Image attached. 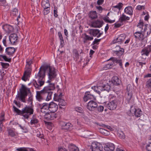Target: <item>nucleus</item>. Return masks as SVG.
<instances>
[{
    "label": "nucleus",
    "instance_id": "obj_24",
    "mask_svg": "<svg viewBox=\"0 0 151 151\" xmlns=\"http://www.w3.org/2000/svg\"><path fill=\"white\" fill-rule=\"evenodd\" d=\"M121 81V80L119 79L117 76H115L113 77L112 82L114 85L116 86L119 85Z\"/></svg>",
    "mask_w": 151,
    "mask_h": 151
},
{
    "label": "nucleus",
    "instance_id": "obj_61",
    "mask_svg": "<svg viewBox=\"0 0 151 151\" xmlns=\"http://www.w3.org/2000/svg\"><path fill=\"white\" fill-rule=\"evenodd\" d=\"M104 0H98L97 1V4L99 5H101L104 2Z\"/></svg>",
    "mask_w": 151,
    "mask_h": 151
},
{
    "label": "nucleus",
    "instance_id": "obj_45",
    "mask_svg": "<svg viewBox=\"0 0 151 151\" xmlns=\"http://www.w3.org/2000/svg\"><path fill=\"white\" fill-rule=\"evenodd\" d=\"M49 8H50L47 7H46V8H43V11L44 15H47L50 12V11L49 10V9H49Z\"/></svg>",
    "mask_w": 151,
    "mask_h": 151
},
{
    "label": "nucleus",
    "instance_id": "obj_40",
    "mask_svg": "<svg viewBox=\"0 0 151 151\" xmlns=\"http://www.w3.org/2000/svg\"><path fill=\"white\" fill-rule=\"evenodd\" d=\"M103 20L106 22L111 23L114 22V20H111L109 19V17H104L103 18Z\"/></svg>",
    "mask_w": 151,
    "mask_h": 151
},
{
    "label": "nucleus",
    "instance_id": "obj_12",
    "mask_svg": "<svg viewBox=\"0 0 151 151\" xmlns=\"http://www.w3.org/2000/svg\"><path fill=\"white\" fill-rule=\"evenodd\" d=\"M49 111L50 113H53L56 111L58 109V105L55 103L52 102L48 104Z\"/></svg>",
    "mask_w": 151,
    "mask_h": 151
},
{
    "label": "nucleus",
    "instance_id": "obj_64",
    "mask_svg": "<svg viewBox=\"0 0 151 151\" xmlns=\"http://www.w3.org/2000/svg\"><path fill=\"white\" fill-rule=\"evenodd\" d=\"M58 151H67V150L65 148L60 147L58 148Z\"/></svg>",
    "mask_w": 151,
    "mask_h": 151
},
{
    "label": "nucleus",
    "instance_id": "obj_7",
    "mask_svg": "<svg viewBox=\"0 0 151 151\" xmlns=\"http://www.w3.org/2000/svg\"><path fill=\"white\" fill-rule=\"evenodd\" d=\"M90 149L91 151H103L102 148L101 147L99 144L95 142H93L90 146Z\"/></svg>",
    "mask_w": 151,
    "mask_h": 151
},
{
    "label": "nucleus",
    "instance_id": "obj_29",
    "mask_svg": "<svg viewBox=\"0 0 151 151\" xmlns=\"http://www.w3.org/2000/svg\"><path fill=\"white\" fill-rule=\"evenodd\" d=\"M11 14V15H13L14 16H17V21L18 22L19 18H20V15L18 13L17 9L16 8H14Z\"/></svg>",
    "mask_w": 151,
    "mask_h": 151
},
{
    "label": "nucleus",
    "instance_id": "obj_18",
    "mask_svg": "<svg viewBox=\"0 0 151 151\" xmlns=\"http://www.w3.org/2000/svg\"><path fill=\"white\" fill-rule=\"evenodd\" d=\"M151 32V27L147 24L145 25L143 32L145 36H146L147 37L150 34Z\"/></svg>",
    "mask_w": 151,
    "mask_h": 151
},
{
    "label": "nucleus",
    "instance_id": "obj_43",
    "mask_svg": "<svg viewBox=\"0 0 151 151\" xmlns=\"http://www.w3.org/2000/svg\"><path fill=\"white\" fill-rule=\"evenodd\" d=\"M141 53L142 55H145L146 56H148L149 54V53L148 52V51L145 48L143 49L142 50Z\"/></svg>",
    "mask_w": 151,
    "mask_h": 151
},
{
    "label": "nucleus",
    "instance_id": "obj_63",
    "mask_svg": "<svg viewBox=\"0 0 151 151\" xmlns=\"http://www.w3.org/2000/svg\"><path fill=\"white\" fill-rule=\"evenodd\" d=\"M58 35L60 40H63L62 35L60 32H58Z\"/></svg>",
    "mask_w": 151,
    "mask_h": 151
},
{
    "label": "nucleus",
    "instance_id": "obj_60",
    "mask_svg": "<svg viewBox=\"0 0 151 151\" xmlns=\"http://www.w3.org/2000/svg\"><path fill=\"white\" fill-rule=\"evenodd\" d=\"M146 50L148 51V53L151 52V45H148V46L146 48H145Z\"/></svg>",
    "mask_w": 151,
    "mask_h": 151
},
{
    "label": "nucleus",
    "instance_id": "obj_38",
    "mask_svg": "<svg viewBox=\"0 0 151 151\" xmlns=\"http://www.w3.org/2000/svg\"><path fill=\"white\" fill-rule=\"evenodd\" d=\"M127 92L132 93L133 90V86L131 84H128L127 86Z\"/></svg>",
    "mask_w": 151,
    "mask_h": 151
},
{
    "label": "nucleus",
    "instance_id": "obj_37",
    "mask_svg": "<svg viewBox=\"0 0 151 151\" xmlns=\"http://www.w3.org/2000/svg\"><path fill=\"white\" fill-rule=\"evenodd\" d=\"M102 91H108L110 89L111 87L108 84H106L103 86H102Z\"/></svg>",
    "mask_w": 151,
    "mask_h": 151
},
{
    "label": "nucleus",
    "instance_id": "obj_48",
    "mask_svg": "<svg viewBox=\"0 0 151 151\" xmlns=\"http://www.w3.org/2000/svg\"><path fill=\"white\" fill-rule=\"evenodd\" d=\"M110 60H112L114 62V63L115 62L117 63H119V61H120L121 60H118L116 58H111Z\"/></svg>",
    "mask_w": 151,
    "mask_h": 151
},
{
    "label": "nucleus",
    "instance_id": "obj_46",
    "mask_svg": "<svg viewBox=\"0 0 151 151\" xmlns=\"http://www.w3.org/2000/svg\"><path fill=\"white\" fill-rule=\"evenodd\" d=\"M1 65L3 68H6L9 66V64L8 63H4L3 62L1 63Z\"/></svg>",
    "mask_w": 151,
    "mask_h": 151
},
{
    "label": "nucleus",
    "instance_id": "obj_54",
    "mask_svg": "<svg viewBox=\"0 0 151 151\" xmlns=\"http://www.w3.org/2000/svg\"><path fill=\"white\" fill-rule=\"evenodd\" d=\"M32 101L33 98L32 96H30L28 100V103H29L30 104L32 105Z\"/></svg>",
    "mask_w": 151,
    "mask_h": 151
},
{
    "label": "nucleus",
    "instance_id": "obj_15",
    "mask_svg": "<svg viewBox=\"0 0 151 151\" xmlns=\"http://www.w3.org/2000/svg\"><path fill=\"white\" fill-rule=\"evenodd\" d=\"M31 70L30 68H29L25 70L24 72V73L23 76L22 77V79L24 81H26L28 78L29 77L31 73Z\"/></svg>",
    "mask_w": 151,
    "mask_h": 151
},
{
    "label": "nucleus",
    "instance_id": "obj_44",
    "mask_svg": "<svg viewBox=\"0 0 151 151\" xmlns=\"http://www.w3.org/2000/svg\"><path fill=\"white\" fill-rule=\"evenodd\" d=\"M73 53L75 55V56L77 58H79V54L78 52L76 49H74L73 50Z\"/></svg>",
    "mask_w": 151,
    "mask_h": 151
},
{
    "label": "nucleus",
    "instance_id": "obj_53",
    "mask_svg": "<svg viewBox=\"0 0 151 151\" xmlns=\"http://www.w3.org/2000/svg\"><path fill=\"white\" fill-rule=\"evenodd\" d=\"M146 86L148 87H151V78L147 82Z\"/></svg>",
    "mask_w": 151,
    "mask_h": 151
},
{
    "label": "nucleus",
    "instance_id": "obj_47",
    "mask_svg": "<svg viewBox=\"0 0 151 151\" xmlns=\"http://www.w3.org/2000/svg\"><path fill=\"white\" fill-rule=\"evenodd\" d=\"M100 132L101 133L104 135H107V133L108 132L107 130H106L104 129L101 128L100 129Z\"/></svg>",
    "mask_w": 151,
    "mask_h": 151
},
{
    "label": "nucleus",
    "instance_id": "obj_9",
    "mask_svg": "<svg viewBox=\"0 0 151 151\" xmlns=\"http://www.w3.org/2000/svg\"><path fill=\"white\" fill-rule=\"evenodd\" d=\"M97 104L96 102L91 100L88 103L87 107L88 109L90 111H93L97 107Z\"/></svg>",
    "mask_w": 151,
    "mask_h": 151
},
{
    "label": "nucleus",
    "instance_id": "obj_33",
    "mask_svg": "<svg viewBox=\"0 0 151 151\" xmlns=\"http://www.w3.org/2000/svg\"><path fill=\"white\" fill-rule=\"evenodd\" d=\"M102 86H94L92 87L91 88L93 89L95 92L99 94L100 93L101 91H102Z\"/></svg>",
    "mask_w": 151,
    "mask_h": 151
},
{
    "label": "nucleus",
    "instance_id": "obj_35",
    "mask_svg": "<svg viewBox=\"0 0 151 151\" xmlns=\"http://www.w3.org/2000/svg\"><path fill=\"white\" fill-rule=\"evenodd\" d=\"M38 122V120L35 118L34 116H33L30 121V123L31 125H35Z\"/></svg>",
    "mask_w": 151,
    "mask_h": 151
},
{
    "label": "nucleus",
    "instance_id": "obj_20",
    "mask_svg": "<svg viewBox=\"0 0 151 151\" xmlns=\"http://www.w3.org/2000/svg\"><path fill=\"white\" fill-rule=\"evenodd\" d=\"M125 35L123 34H121L119 36L116 40H114L113 42L114 43L116 42L122 43L123 42L125 39Z\"/></svg>",
    "mask_w": 151,
    "mask_h": 151
},
{
    "label": "nucleus",
    "instance_id": "obj_25",
    "mask_svg": "<svg viewBox=\"0 0 151 151\" xmlns=\"http://www.w3.org/2000/svg\"><path fill=\"white\" fill-rule=\"evenodd\" d=\"M15 50L14 48L9 47H7L6 49V52L9 55H12L14 52Z\"/></svg>",
    "mask_w": 151,
    "mask_h": 151
},
{
    "label": "nucleus",
    "instance_id": "obj_8",
    "mask_svg": "<svg viewBox=\"0 0 151 151\" xmlns=\"http://www.w3.org/2000/svg\"><path fill=\"white\" fill-rule=\"evenodd\" d=\"M56 94H54V99L55 101H58L59 102L58 105L59 106V109H62L63 111L65 110L64 108L61 107L60 106H64L66 105V102L63 99L60 98H58V97H56Z\"/></svg>",
    "mask_w": 151,
    "mask_h": 151
},
{
    "label": "nucleus",
    "instance_id": "obj_31",
    "mask_svg": "<svg viewBox=\"0 0 151 151\" xmlns=\"http://www.w3.org/2000/svg\"><path fill=\"white\" fill-rule=\"evenodd\" d=\"M129 19V18L128 17H127L125 14H123L120 17L119 20L120 22H122L126 20H128Z\"/></svg>",
    "mask_w": 151,
    "mask_h": 151
},
{
    "label": "nucleus",
    "instance_id": "obj_11",
    "mask_svg": "<svg viewBox=\"0 0 151 151\" xmlns=\"http://www.w3.org/2000/svg\"><path fill=\"white\" fill-rule=\"evenodd\" d=\"M107 108L110 110H114L117 107L115 100H110L107 104Z\"/></svg>",
    "mask_w": 151,
    "mask_h": 151
},
{
    "label": "nucleus",
    "instance_id": "obj_13",
    "mask_svg": "<svg viewBox=\"0 0 151 151\" xmlns=\"http://www.w3.org/2000/svg\"><path fill=\"white\" fill-rule=\"evenodd\" d=\"M114 149V145L111 143H107L104 146V150L105 151H113Z\"/></svg>",
    "mask_w": 151,
    "mask_h": 151
},
{
    "label": "nucleus",
    "instance_id": "obj_5",
    "mask_svg": "<svg viewBox=\"0 0 151 151\" xmlns=\"http://www.w3.org/2000/svg\"><path fill=\"white\" fill-rule=\"evenodd\" d=\"M131 114L134 115L137 117H140L142 114V111L141 109H137L135 106H132L130 109Z\"/></svg>",
    "mask_w": 151,
    "mask_h": 151
},
{
    "label": "nucleus",
    "instance_id": "obj_23",
    "mask_svg": "<svg viewBox=\"0 0 151 151\" xmlns=\"http://www.w3.org/2000/svg\"><path fill=\"white\" fill-rule=\"evenodd\" d=\"M124 12L126 14L132 15L133 14V9L132 7L131 6H128L125 8L124 10Z\"/></svg>",
    "mask_w": 151,
    "mask_h": 151
},
{
    "label": "nucleus",
    "instance_id": "obj_28",
    "mask_svg": "<svg viewBox=\"0 0 151 151\" xmlns=\"http://www.w3.org/2000/svg\"><path fill=\"white\" fill-rule=\"evenodd\" d=\"M143 24V22H140L138 23L137 28V31L143 32V31H142L144 26Z\"/></svg>",
    "mask_w": 151,
    "mask_h": 151
},
{
    "label": "nucleus",
    "instance_id": "obj_51",
    "mask_svg": "<svg viewBox=\"0 0 151 151\" xmlns=\"http://www.w3.org/2000/svg\"><path fill=\"white\" fill-rule=\"evenodd\" d=\"M57 13V8L55 7L54 9V14L55 17H57L58 16Z\"/></svg>",
    "mask_w": 151,
    "mask_h": 151
},
{
    "label": "nucleus",
    "instance_id": "obj_2",
    "mask_svg": "<svg viewBox=\"0 0 151 151\" xmlns=\"http://www.w3.org/2000/svg\"><path fill=\"white\" fill-rule=\"evenodd\" d=\"M13 108L14 111L18 115H21L26 119H28L29 116L33 114L34 112L32 106H26L22 110H19L14 106H13Z\"/></svg>",
    "mask_w": 151,
    "mask_h": 151
},
{
    "label": "nucleus",
    "instance_id": "obj_4",
    "mask_svg": "<svg viewBox=\"0 0 151 151\" xmlns=\"http://www.w3.org/2000/svg\"><path fill=\"white\" fill-rule=\"evenodd\" d=\"M134 35L136 39L140 40L142 43L147 41V36H145L143 32L137 31L134 33Z\"/></svg>",
    "mask_w": 151,
    "mask_h": 151
},
{
    "label": "nucleus",
    "instance_id": "obj_1",
    "mask_svg": "<svg viewBox=\"0 0 151 151\" xmlns=\"http://www.w3.org/2000/svg\"><path fill=\"white\" fill-rule=\"evenodd\" d=\"M46 73H47L49 78L47 82L49 83L47 86L45 87L42 90L37 91L36 98L39 101H41L44 99L47 101L50 100L53 94L51 91L55 88L54 84L50 82L51 80L55 77L56 74L54 69L48 65H43L40 68L39 72L35 75V78L37 79V82L35 81L33 83L34 86L36 88L40 89V87L44 83V82L42 80L45 76Z\"/></svg>",
    "mask_w": 151,
    "mask_h": 151
},
{
    "label": "nucleus",
    "instance_id": "obj_49",
    "mask_svg": "<svg viewBox=\"0 0 151 151\" xmlns=\"http://www.w3.org/2000/svg\"><path fill=\"white\" fill-rule=\"evenodd\" d=\"M146 149L148 151H151V142L146 146Z\"/></svg>",
    "mask_w": 151,
    "mask_h": 151
},
{
    "label": "nucleus",
    "instance_id": "obj_27",
    "mask_svg": "<svg viewBox=\"0 0 151 151\" xmlns=\"http://www.w3.org/2000/svg\"><path fill=\"white\" fill-rule=\"evenodd\" d=\"M84 35V36L83 37V42L84 43H87V41H91L93 39V37H90L85 33Z\"/></svg>",
    "mask_w": 151,
    "mask_h": 151
},
{
    "label": "nucleus",
    "instance_id": "obj_52",
    "mask_svg": "<svg viewBox=\"0 0 151 151\" xmlns=\"http://www.w3.org/2000/svg\"><path fill=\"white\" fill-rule=\"evenodd\" d=\"M101 40V39H94V41L93 42V44L94 45V44H98L99 43H98Z\"/></svg>",
    "mask_w": 151,
    "mask_h": 151
},
{
    "label": "nucleus",
    "instance_id": "obj_21",
    "mask_svg": "<svg viewBox=\"0 0 151 151\" xmlns=\"http://www.w3.org/2000/svg\"><path fill=\"white\" fill-rule=\"evenodd\" d=\"M60 124L62 126V129H68L72 127L71 123L68 122L66 123L64 122H61Z\"/></svg>",
    "mask_w": 151,
    "mask_h": 151
},
{
    "label": "nucleus",
    "instance_id": "obj_22",
    "mask_svg": "<svg viewBox=\"0 0 151 151\" xmlns=\"http://www.w3.org/2000/svg\"><path fill=\"white\" fill-rule=\"evenodd\" d=\"M46 116L47 117H45L46 118H47L50 120H53L57 117V114L55 112L50 113L48 112Z\"/></svg>",
    "mask_w": 151,
    "mask_h": 151
},
{
    "label": "nucleus",
    "instance_id": "obj_39",
    "mask_svg": "<svg viewBox=\"0 0 151 151\" xmlns=\"http://www.w3.org/2000/svg\"><path fill=\"white\" fill-rule=\"evenodd\" d=\"M118 136L121 139H124L125 138V135L124 133L122 131L118 132Z\"/></svg>",
    "mask_w": 151,
    "mask_h": 151
},
{
    "label": "nucleus",
    "instance_id": "obj_26",
    "mask_svg": "<svg viewBox=\"0 0 151 151\" xmlns=\"http://www.w3.org/2000/svg\"><path fill=\"white\" fill-rule=\"evenodd\" d=\"M41 5L43 8H50V7L49 0H42Z\"/></svg>",
    "mask_w": 151,
    "mask_h": 151
},
{
    "label": "nucleus",
    "instance_id": "obj_3",
    "mask_svg": "<svg viewBox=\"0 0 151 151\" xmlns=\"http://www.w3.org/2000/svg\"><path fill=\"white\" fill-rule=\"evenodd\" d=\"M19 92L18 93L16 98L23 102H25V98L27 95V91H30L29 88H26L24 85H22L21 88L19 89Z\"/></svg>",
    "mask_w": 151,
    "mask_h": 151
},
{
    "label": "nucleus",
    "instance_id": "obj_59",
    "mask_svg": "<svg viewBox=\"0 0 151 151\" xmlns=\"http://www.w3.org/2000/svg\"><path fill=\"white\" fill-rule=\"evenodd\" d=\"M109 98L110 100H111V99L115 100L116 98V96L112 94H110L109 96Z\"/></svg>",
    "mask_w": 151,
    "mask_h": 151
},
{
    "label": "nucleus",
    "instance_id": "obj_55",
    "mask_svg": "<svg viewBox=\"0 0 151 151\" xmlns=\"http://www.w3.org/2000/svg\"><path fill=\"white\" fill-rule=\"evenodd\" d=\"M104 107L102 106H100L98 107V110L99 112H102L104 110Z\"/></svg>",
    "mask_w": 151,
    "mask_h": 151
},
{
    "label": "nucleus",
    "instance_id": "obj_19",
    "mask_svg": "<svg viewBox=\"0 0 151 151\" xmlns=\"http://www.w3.org/2000/svg\"><path fill=\"white\" fill-rule=\"evenodd\" d=\"M103 22L99 20H97L93 22L91 24V26L94 27L99 28L102 25Z\"/></svg>",
    "mask_w": 151,
    "mask_h": 151
},
{
    "label": "nucleus",
    "instance_id": "obj_42",
    "mask_svg": "<svg viewBox=\"0 0 151 151\" xmlns=\"http://www.w3.org/2000/svg\"><path fill=\"white\" fill-rule=\"evenodd\" d=\"M0 57L3 58V59L6 61L10 62L11 60V59L8 58L6 55H0Z\"/></svg>",
    "mask_w": 151,
    "mask_h": 151
},
{
    "label": "nucleus",
    "instance_id": "obj_10",
    "mask_svg": "<svg viewBox=\"0 0 151 151\" xmlns=\"http://www.w3.org/2000/svg\"><path fill=\"white\" fill-rule=\"evenodd\" d=\"M89 33L94 37L96 36L97 37H100L103 34V32H100V31L98 29H90L89 31Z\"/></svg>",
    "mask_w": 151,
    "mask_h": 151
},
{
    "label": "nucleus",
    "instance_id": "obj_36",
    "mask_svg": "<svg viewBox=\"0 0 151 151\" xmlns=\"http://www.w3.org/2000/svg\"><path fill=\"white\" fill-rule=\"evenodd\" d=\"M123 6V4L122 3L120 2L118 3L116 5L113 6L112 7V9L116 8L118 9L119 10H120L122 8Z\"/></svg>",
    "mask_w": 151,
    "mask_h": 151
},
{
    "label": "nucleus",
    "instance_id": "obj_62",
    "mask_svg": "<svg viewBox=\"0 0 151 151\" xmlns=\"http://www.w3.org/2000/svg\"><path fill=\"white\" fill-rule=\"evenodd\" d=\"M83 137H87L89 136V134L87 131H84L83 133Z\"/></svg>",
    "mask_w": 151,
    "mask_h": 151
},
{
    "label": "nucleus",
    "instance_id": "obj_34",
    "mask_svg": "<svg viewBox=\"0 0 151 151\" xmlns=\"http://www.w3.org/2000/svg\"><path fill=\"white\" fill-rule=\"evenodd\" d=\"M89 16L91 19L97 18V16L96 12V11H91L89 13Z\"/></svg>",
    "mask_w": 151,
    "mask_h": 151
},
{
    "label": "nucleus",
    "instance_id": "obj_58",
    "mask_svg": "<svg viewBox=\"0 0 151 151\" xmlns=\"http://www.w3.org/2000/svg\"><path fill=\"white\" fill-rule=\"evenodd\" d=\"M111 64H107L105 65V66L104 67V69L105 70H107L109 68H111Z\"/></svg>",
    "mask_w": 151,
    "mask_h": 151
},
{
    "label": "nucleus",
    "instance_id": "obj_30",
    "mask_svg": "<svg viewBox=\"0 0 151 151\" xmlns=\"http://www.w3.org/2000/svg\"><path fill=\"white\" fill-rule=\"evenodd\" d=\"M68 147L70 151H79L78 147L73 144L70 145Z\"/></svg>",
    "mask_w": 151,
    "mask_h": 151
},
{
    "label": "nucleus",
    "instance_id": "obj_16",
    "mask_svg": "<svg viewBox=\"0 0 151 151\" xmlns=\"http://www.w3.org/2000/svg\"><path fill=\"white\" fill-rule=\"evenodd\" d=\"M118 48V49L114 50V53L116 54L118 56H121L123 54L124 50L123 49L121 48L119 45H117L116 48Z\"/></svg>",
    "mask_w": 151,
    "mask_h": 151
},
{
    "label": "nucleus",
    "instance_id": "obj_14",
    "mask_svg": "<svg viewBox=\"0 0 151 151\" xmlns=\"http://www.w3.org/2000/svg\"><path fill=\"white\" fill-rule=\"evenodd\" d=\"M89 99L95 100L96 98L93 95L90 94L89 91L86 92L83 97L84 101L85 102H86Z\"/></svg>",
    "mask_w": 151,
    "mask_h": 151
},
{
    "label": "nucleus",
    "instance_id": "obj_32",
    "mask_svg": "<svg viewBox=\"0 0 151 151\" xmlns=\"http://www.w3.org/2000/svg\"><path fill=\"white\" fill-rule=\"evenodd\" d=\"M8 132V135L11 137H14L16 136L14 131L12 129L8 128L7 129Z\"/></svg>",
    "mask_w": 151,
    "mask_h": 151
},
{
    "label": "nucleus",
    "instance_id": "obj_57",
    "mask_svg": "<svg viewBox=\"0 0 151 151\" xmlns=\"http://www.w3.org/2000/svg\"><path fill=\"white\" fill-rule=\"evenodd\" d=\"M17 151H28L26 148L24 147L17 148Z\"/></svg>",
    "mask_w": 151,
    "mask_h": 151
},
{
    "label": "nucleus",
    "instance_id": "obj_50",
    "mask_svg": "<svg viewBox=\"0 0 151 151\" xmlns=\"http://www.w3.org/2000/svg\"><path fill=\"white\" fill-rule=\"evenodd\" d=\"M37 136L39 138H42L44 137V135L42 134L40 132L38 131L37 132Z\"/></svg>",
    "mask_w": 151,
    "mask_h": 151
},
{
    "label": "nucleus",
    "instance_id": "obj_6",
    "mask_svg": "<svg viewBox=\"0 0 151 151\" xmlns=\"http://www.w3.org/2000/svg\"><path fill=\"white\" fill-rule=\"evenodd\" d=\"M41 114L42 115L46 116L49 111L48 104L47 103L42 104V106L40 107Z\"/></svg>",
    "mask_w": 151,
    "mask_h": 151
},
{
    "label": "nucleus",
    "instance_id": "obj_41",
    "mask_svg": "<svg viewBox=\"0 0 151 151\" xmlns=\"http://www.w3.org/2000/svg\"><path fill=\"white\" fill-rule=\"evenodd\" d=\"M127 93V95L126 96L127 99L128 101H129L132 98V93Z\"/></svg>",
    "mask_w": 151,
    "mask_h": 151
},
{
    "label": "nucleus",
    "instance_id": "obj_17",
    "mask_svg": "<svg viewBox=\"0 0 151 151\" xmlns=\"http://www.w3.org/2000/svg\"><path fill=\"white\" fill-rule=\"evenodd\" d=\"M18 37L16 34H11L9 37V40L12 44H14L17 41Z\"/></svg>",
    "mask_w": 151,
    "mask_h": 151
},
{
    "label": "nucleus",
    "instance_id": "obj_56",
    "mask_svg": "<svg viewBox=\"0 0 151 151\" xmlns=\"http://www.w3.org/2000/svg\"><path fill=\"white\" fill-rule=\"evenodd\" d=\"M75 110L76 111L79 113H81L82 111V109L81 107H77L75 108Z\"/></svg>",
    "mask_w": 151,
    "mask_h": 151
}]
</instances>
